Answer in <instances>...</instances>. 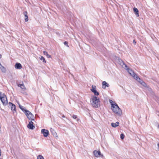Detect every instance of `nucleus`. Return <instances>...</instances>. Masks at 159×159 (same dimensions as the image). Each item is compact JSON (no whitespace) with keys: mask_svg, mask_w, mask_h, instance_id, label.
I'll return each mask as SVG.
<instances>
[{"mask_svg":"<svg viewBox=\"0 0 159 159\" xmlns=\"http://www.w3.org/2000/svg\"><path fill=\"white\" fill-rule=\"evenodd\" d=\"M111 109L118 116H120L122 115V111L116 103V105H114H114L112 104Z\"/></svg>","mask_w":159,"mask_h":159,"instance_id":"1","label":"nucleus"},{"mask_svg":"<svg viewBox=\"0 0 159 159\" xmlns=\"http://www.w3.org/2000/svg\"><path fill=\"white\" fill-rule=\"evenodd\" d=\"M91 104L93 106L96 108H98L100 106L99 99L97 97L93 96L91 98Z\"/></svg>","mask_w":159,"mask_h":159,"instance_id":"2","label":"nucleus"},{"mask_svg":"<svg viewBox=\"0 0 159 159\" xmlns=\"http://www.w3.org/2000/svg\"><path fill=\"white\" fill-rule=\"evenodd\" d=\"M0 99L3 105L6 106L7 104L8 101L6 95L1 92H0Z\"/></svg>","mask_w":159,"mask_h":159,"instance_id":"3","label":"nucleus"},{"mask_svg":"<svg viewBox=\"0 0 159 159\" xmlns=\"http://www.w3.org/2000/svg\"><path fill=\"white\" fill-rule=\"evenodd\" d=\"M27 116L28 119L30 120H34V117L33 114L29 111H26L25 113Z\"/></svg>","mask_w":159,"mask_h":159,"instance_id":"4","label":"nucleus"},{"mask_svg":"<svg viewBox=\"0 0 159 159\" xmlns=\"http://www.w3.org/2000/svg\"><path fill=\"white\" fill-rule=\"evenodd\" d=\"M93 154L95 157H104L103 154H101L100 151L94 150L93 151Z\"/></svg>","mask_w":159,"mask_h":159,"instance_id":"5","label":"nucleus"},{"mask_svg":"<svg viewBox=\"0 0 159 159\" xmlns=\"http://www.w3.org/2000/svg\"><path fill=\"white\" fill-rule=\"evenodd\" d=\"M126 69L128 73L133 77H135V76L136 75L134 72L131 69L129 68L127 66L126 68H125Z\"/></svg>","mask_w":159,"mask_h":159,"instance_id":"6","label":"nucleus"},{"mask_svg":"<svg viewBox=\"0 0 159 159\" xmlns=\"http://www.w3.org/2000/svg\"><path fill=\"white\" fill-rule=\"evenodd\" d=\"M118 63L124 68H126L127 66L125 64L124 62L120 59H118Z\"/></svg>","mask_w":159,"mask_h":159,"instance_id":"7","label":"nucleus"},{"mask_svg":"<svg viewBox=\"0 0 159 159\" xmlns=\"http://www.w3.org/2000/svg\"><path fill=\"white\" fill-rule=\"evenodd\" d=\"M41 133L43 134L44 137H47L49 134V131L48 130L45 129H43L41 130Z\"/></svg>","mask_w":159,"mask_h":159,"instance_id":"8","label":"nucleus"},{"mask_svg":"<svg viewBox=\"0 0 159 159\" xmlns=\"http://www.w3.org/2000/svg\"><path fill=\"white\" fill-rule=\"evenodd\" d=\"M8 107H10L12 111H16V106L11 102H9L8 103Z\"/></svg>","mask_w":159,"mask_h":159,"instance_id":"9","label":"nucleus"},{"mask_svg":"<svg viewBox=\"0 0 159 159\" xmlns=\"http://www.w3.org/2000/svg\"><path fill=\"white\" fill-rule=\"evenodd\" d=\"M33 122L32 121H30L27 125L28 128L31 129H34L35 127L33 125Z\"/></svg>","mask_w":159,"mask_h":159,"instance_id":"10","label":"nucleus"},{"mask_svg":"<svg viewBox=\"0 0 159 159\" xmlns=\"http://www.w3.org/2000/svg\"><path fill=\"white\" fill-rule=\"evenodd\" d=\"M50 130L51 133L52 134V135L54 137H57V133H56L55 130L51 128L50 129Z\"/></svg>","mask_w":159,"mask_h":159,"instance_id":"11","label":"nucleus"},{"mask_svg":"<svg viewBox=\"0 0 159 159\" xmlns=\"http://www.w3.org/2000/svg\"><path fill=\"white\" fill-rule=\"evenodd\" d=\"M15 67L16 69H20L22 68V65L21 64L17 62L16 63Z\"/></svg>","mask_w":159,"mask_h":159,"instance_id":"12","label":"nucleus"},{"mask_svg":"<svg viewBox=\"0 0 159 159\" xmlns=\"http://www.w3.org/2000/svg\"><path fill=\"white\" fill-rule=\"evenodd\" d=\"M102 88L103 89H105L106 87H108L109 86V85L106 81H104L102 83Z\"/></svg>","mask_w":159,"mask_h":159,"instance_id":"13","label":"nucleus"},{"mask_svg":"<svg viewBox=\"0 0 159 159\" xmlns=\"http://www.w3.org/2000/svg\"><path fill=\"white\" fill-rule=\"evenodd\" d=\"M18 86L19 87H20L24 91L26 90V88L24 85L23 82H22V84H18Z\"/></svg>","mask_w":159,"mask_h":159,"instance_id":"14","label":"nucleus"},{"mask_svg":"<svg viewBox=\"0 0 159 159\" xmlns=\"http://www.w3.org/2000/svg\"><path fill=\"white\" fill-rule=\"evenodd\" d=\"M27 12L25 11L23 12V14L25 16V20L26 22H27L28 20V17L27 16Z\"/></svg>","mask_w":159,"mask_h":159,"instance_id":"15","label":"nucleus"},{"mask_svg":"<svg viewBox=\"0 0 159 159\" xmlns=\"http://www.w3.org/2000/svg\"><path fill=\"white\" fill-rule=\"evenodd\" d=\"M19 108H20V109L22 111H23L25 113H26V111H28V110H27L24 107L20 105V104H19Z\"/></svg>","mask_w":159,"mask_h":159,"instance_id":"16","label":"nucleus"},{"mask_svg":"<svg viewBox=\"0 0 159 159\" xmlns=\"http://www.w3.org/2000/svg\"><path fill=\"white\" fill-rule=\"evenodd\" d=\"M134 79H136L139 82L140 84L141 83H142V82L143 81L137 75H136L135 76V77H134Z\"/></svg>","mask_w":159,"mask_h":159,"instance_id":"17","label":"nucleus"},{"mask_svg":"<svg viewBox=\"0 0 159 159\" xmlns=\"http://www.w3.org/2000/svg\"><path fill=\"white\" fill-rule=\"evenodd\" d=\"M111 125L112 127L115 128L119 126V123L118 122H116V123H112Z\"/></svg>","mask_w":159,"mask_h":159,"instance_id":"18","label":"nucleus"},{"mask_svg":"<svg viewBox=\"0 0 159 159\" xmlns=\"http://www.w3.org/2000/svg\"><path fill=\"white\" fill-rule=\"evenodd\" d=\"M133 10L135 15H136V16L139 17V11L138 9L137 8L134 7Z\"/></svg>","mask_w":159,"mask_h":159,"instance_id":"19","label":"nucleus"},{"mask_svg":"<svg viewBox=\"0 0 159 159\" xmlns=\"http://www.w3.org/2000/svg\"><path fill=\"white\" fill-rule=\"evenodd\" d=\"M43 53L44 55H46V56L48 58H50L51 57V56L50 55L48 54V52H46V51H43Z\"/></svg>","mask_w":159,"mask_h":159,"instance_id":"20","label":"nucleus"},{"mask_svg":"<svg viewBox=\"0 0 159 159\" xmlns=\"http://www.w3.org/2000/svg\"><path fill=\"white\" fill-rule=\"evenodd\" d=\"M96 86L95 85H92V89H91V91L93 92V91L96 90Z\"/></svg>","mask_w":159,"mask_h":159,"instance_id":"21","label":"nucleus"},{"mask_svg":"<svg viewBox=\"0 0 159 159\" xmlns=\"http://www.w3.org/2000/svg\"><path fill=\"white\" fill-rule=\"evenodd\" d=\"M40 59L41 60L43 61V62L46 63V61L45 59L44 58L43 56H41L40 58Z\"/></svg>","mask_w":159,"mask_h":159,"instance_id":"22","label":"nucleus"},{"mask_svg":"<svg viewBox=\"0 0 159 159\" xmlns=\"http://www.w3.org/2000/svg\"><path fill=\"white\" fill-rule=\"evenodd\" d=\"M93 92L94 93L95 95L98 96V95H99V93L98 92H97L96 90L93 91Z\"/></svg>","mask_w":159,"mask_h":159,"instance_id":"23","label":"nucleus"},{"mask_svg":"<svg viewBox=\"0 0 159 159\" xmlns=\"http://www.w3.org/2000/svg\"><path fill=\"white\" fill-rule=\"evenodd\" d=\"M37 158L38 159H44L43 157L40 155H39L37 156Z\"/></svg>","mask_w":159,"mask_h":159,"instance_id":"24","label":"nucleus"},{"mask_svg":"<svg viewBox=\"0 0 159 159\" xmlns=\"http://www.w3.org/2000/svg\"><path fill=\"white\" fill-rule=\"evenodd\" d=\"M125 135L124 134H120V137L121 139H123L124 138Z\"/></svg>","mask_w":159,"mask_h":159,"instance_id":"25","label":"nucleus"},{"mask_svg":"<svg viewBox=\"0 0 159 159\" xmlns=\"http://www.w3.org/2000/svg\"><path fill=\"white\" fill-rule=\"evenodd\" d=\"M141 84L144 87H146V83L143 81L142 82V83H141Z\"/></svg>","mask_w":159,"mask_h":159,"instance_id":"26","label":"nucleus"},{"mask_svg":"<svg viewBox=\"0 0 159 159\" xmlns=\"http://www.w3.org/2000/svg\"><path fill=\"white\" fill-rule=\"evenodd\" d=\"M64 44L67 47H69L68 45V42L67 41H65L64 42Z\"/></svg>","mask_w":159,"mask_h":159,"instance_id":"27","label":"nucleus"},{"mask_svg":"<svg viewBox=\"0 0 159 159\" xmlns=\"http://www.w3.org/2000/svg\"><path fill=\"white\" fill-rule=\"evenodd\" d=\"M110 103H111V106H112V104L113 105H116V103H114V104L113 103V101L111 100H110Z\"/></svg>","mask_w":159,"mask_h":159,"instance_id":"28","label":"nucleus"},{"mask_svg":"<svg viewBox=\"0 0 159 159\" xmlns=\"http://www.w3.org/2000/svg\"><path fill=\"white\" fill-rule=\"evenodd\" d=\"M72 117L74 119H76L77 118V116L76 115H74L72 116Z\"/></svg>","mask_w":159,"mask_h":159,"instance_id":"29","label":"nucleus"},{"mask_svg":"<svg viewBox=\"0 0 159 159\" xmlns=\"http://www.w3.org/2000/svg\"><path fill=\"white\" fill-rule=\"evenodd\" d=\"M133 43L135 45L136 43V42L135 41V40L134 39L133 41Z\"/></svg>","mask_w":159,"mask_h":159,"instance_id":"30","label":"nucleus"},{"mask_svg":"<svg viewBox=\"0 0 159 159\" xmlns=\"http://www.w3.org/2000/svg\"><path fill=\"white\" fill-rule=\"evenodd\" d=\"M62 117H63V118H64V117H65V116H64V115H63L62 116Z\"/></svg>","mask_w":159,"mask_h":159,"instance_id":"31","label":"nucleus"},{"mask_svg":"<svg viewBox=\"0 0 159 159\" xmlns=\"http://www.w3.org/2000/svg\"><path fill=\"white\" fill-rule=\"evenodd\" d=\"M157 146L159 148V143L157 144Z\"/></svg>","mask_w":159,"mask_h":159,"instance_id":"32","label":"nucleus"},{"mask_svg":"<svg viewBox=\"0 0 159 159\" xmlns=\"http://www.w3.org/2000/svg\"><path fill=\"white\" fill-rule=\"evenodd\" d=\"M2 57V55L0 54V59Z\"/></svg>","mask_w":159,"mask_h":159,"instance_id":"33","label":"nucleus"},{"mask_svg":"<svg viewBox=\"0 0 159 159\" xmlns=\"http://www.w3.org/2000/svg\"><path fill=\"white\" fill-rule=\"evenodd\" d=\"M158 128L159 129V125L158 126Z\"/></svg>","mask_w":159,"mask_h":159,"instance_id":"34","label":"nucleus"}]
</instances>
